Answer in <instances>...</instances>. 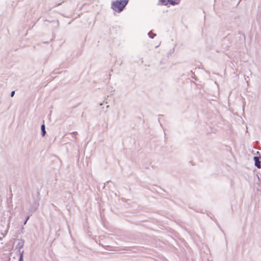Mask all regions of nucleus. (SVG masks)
<instances>
[{
  "instance_id": "f257e3e1",
  "label": "nucleus",
  "mask_w": 261,
  "mask_h": 261,
  "mask_svg": "<svg viewBox=\"0 0 261 261\" xmlns=\"http://www.w3.org/2000/svg\"><path fill=\"white\" fill-rule=\"evenodd\" d=\"M128 2V0H117L113 2L112 4V8L115 11L120 12L127 4Z\"/></svg>"
},
{
  "instance_id": "f03ea898",
  "label": "nucleus",
  "mask_w": 261,
  "mask_h": 261,
  "mask_svg": "<svg viewBox=\"0 0 261 261\" xmlns=\"http://www.w3.org/2000/svg\"><path fill=\"white\" fill-rule=\"evenodd\" d=\"M180 0H159L160 4L163 5H175L178 4Z\"/></svg>"
},
{
  "instance_id": "7ed1b4c3",
  "label": "nucleus",
  "mask_w": 261,
  "mask_h": 261,
  "mask_svg": "<svg viewBox=\"0 0 261 261\" xmlns=\"http://www.w3.org/2000/svg\"><path fill=\"white\" fill-rule=\"evenodd\" d=\"M254 160H255V166L258 168H260L261 166H260V162L259 161V159L257 157H254Z\"/></svg>"
},
{
  "instance_id": "20e7f679",
  "label": "nucleus",
  "mask_w": 261,
  "mask_h": 261,
  "mask_svg": "<svg viewBox=\"0 0 261 261\" xmlns=\"http://www.w3.org/2000/svg\"><path fill=\"white\" fill-rule=\"evenodd\" d=\"M41 130H42V135L43 136H44L46 133L45 130V125L43 124L41 125Z\"/></svg>"
},
{
  "instance_id": "39448f33",
  "label": "nucleus",
  "mask_w": 261,
  "mask_h": 261,
  "mask_svg": "<svg viewBox=\"0 0 261 261\" xmlns=\"http://www.w3.org/2000/svg\"><path fill=\"white\" fill-rule=\"evenodd\" d=\"M14 93H15V91H12V92H11V96L12 97H13V96H14Z\"/></svg>"
}]
</instances>
